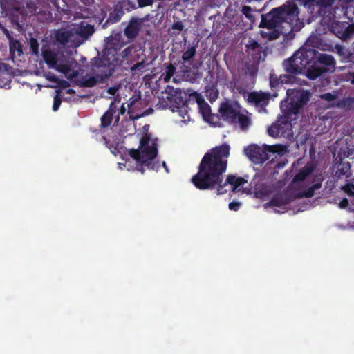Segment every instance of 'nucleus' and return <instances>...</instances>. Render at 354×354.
Here are the masks:
<instances>
[{
    "mask_svg": "<svg viewBox=\"0 0 354 354\" xmlns=\"http://www.w3.org/2000/svg\"><path fill=\"white\" fill-rule=\"evenodd\" d=\"M268 133L272 137H278L284 133L281 124L274 123L268 129Z\"/></svg>",
    "mask_w": 354,
    "mask_h": 354,
    "instance_id": "nucleus-31",
    "label": "nucleus"
},
{
    "mask_svg": "<svg viewBox=\"0 0 354 354\" xmlns=\"http://www.w3.org/2000/svg\"><path fill=\"white\" fill-rule=\"evenodd\" d=\"M125 111H126V108L124 106V104H123L120 108V114L123 115V114H124Z\"/></svg>",
    "mask_w": 354,
    "mask_h": 354,
    "instance_id": "nucleus-56",
    "label": "nucleus"
},
{
    "mask_svg": "<svg viewBox=\"0 0 354 354\" xmlns=\"http://www.w3.org/2000/svg\"><path fill=\"white\" fill-rule=\"evenodd\" d=\"M317 39V37L315 36H310L307 40H306V44L309 46H313L316 47L317 43L315 42L314 40Z\"/></svg>",
    "mask_w": 354,
    "mask_h": 354,
    "instance_id": "nucleus-50",
    "label": "nucleus"
},
{
    "mask_svg": "<svg viewBox=\"0 0 354 354\" xmlns=\"http://www.w3.org/2000/svg\"><path fill=\"white\" fill-rule=\"evenodd\" d=\"M85 5H91L93 3V0H80Z\"/></svg>",
    "mask_w": 354,
    "mask_h": 354,
    "instance_id": "nucleus-59",
    "label": "nucleus"
},
{
    "mask_svg": "<svg viewBox=\"0 0 354 354\" xmlns=\"http://www.w3.org/2000/svg\"><path fill=\"white\" fill-rule=\"evenodd\" d=\"M15 25H16V26L17 27V28H23V25L24 24H22V25L19 23H17V24H14Z\"/></svg>",
    "mask_w": 354,
    "mask_h": 354,
    "instance_id": "nucleus-63",
    "label": "nucleus"
},
{
    "mask_svg": "<svg viewBox=\"0 0 354 354\" xmlns=\"http://www.w3.org/2000/svg\"><path fill=\"white\" fill-rule=\"evenodd\" d=\"M296 1L299 2L301 4H303L304 6L308 5L309 3L314 2L315 0H295Z\"/></svg>",
    "mask_w": 354,
    "mask_h": 354,
    "instance_id": "nucleus-55",
    "label": "nucleus"
},
{
    "mask_svg": "<svg viewBox=\"0 0 354 354\" xmlns=\"http://www.w3.org/2000/svg\"><path fill=\"white\" fill-rule=\"evenodd\" d=\"M230 155V147L222 145L205 153L199 165L198 172L191 178L192 183L200 190H212L216 189L217 194L227 192V185L232 186V191L247 183L242 177L229 174L223 181V174L227 170V157Z\"/></svg>",
    "mask_w": 354,
    "mask_h": 354,
    "instance_id": "nucleus-1",
    "label": "nucleus"
},
{
    "mask_svg": "<svg viewBox=\"0 0 354 354\" xmlns=\"http://www.w3.org/2000/svg\"><path fill=\"white\" fill-rule=\"evenodd\" d=\"M314 194V189L313 187H310L307 191L297 193L294 196V198H301L303 197L310 198Z\"/></svg>",
    "mask_w": 354,
    "mask_h": 354,
    "instance_id": "nucleus-40",
    "label": "nucleus"
},
{
    "mask_svg": "<svg viewBox=\"0 0 354 354\" xmlns=\"http://www.w3.org/2000/svg\"><path fill=\"white\" fill-rule=\"evenodd\" d=\"M124 14V11L120 5L118 4L114 6L113 10L111 11L109 17L111 20L118 21L121 19Z\"/></svg>",
    "mask_w": 354,
    "mask_h": 354,
    "instance_id": "nucleus-34",
    "label": "nucleus"
},
{
    "mask_svg": "<svg viewBox=\"0 0 354 354\" xmlns=\"http://www.w3.org/2000/svg\"><path fill=\"white\" fill-rule=\"evenodd\" d=\"M95 32L94 26L90 24H80V26L75 32L77 36L82 39V41L88 39Z\"/></svg>",
    "mask_w": 354,
    "mask_h": 354,
    "instance_id": "nucleus-18",
    "label": "nucleus"
},
{
    "mask_svg": "<svg viewBox=\"0 0 354 354\" xmlns=\"http://www.w3.org/2000/svg\"><path fill=\"white\" fill-rule=\"evenodd\" d=\"M145 62L144 61H142L133 65L131 67V70L134 74L140 75V73H142L145 71Z\"/></svg>",
    "mask_w": 354,
    "mask_h": 354,
    "instance_id": "nucleus-36",
    "label": "nucleus"
},
{
    "mask_svg": "<svg viewBox=\"0 0 354 354\" xmlns=\"http://www.w3.org/2000/svg\"><path fill=\"white\" fill-rule=\"evenodd\" d=\"M45 62L50 68H54L62 73H67L71 71V66L66 63L59 62L55 53L51 51H46L43 53Z\"/></svg>",
    "mask_w": 354,
    "mask_h": 354,
    "instance_id": "nucleus-13",
    "label": "nucleus"
},
{
    "mask_svg": "<svg viewBox=\"0 0 354 354\" xmlns=\"http://www.w3.org/2000/svg\"><path fill=\"white\" fill-rule=\"evenodd\" d=\"M114 66L108 58L95 57L93 60L91 73L102 83L113 75Z\"/></svg>",
    "mask_w": 354,
    "mask_h": 354,
    "instance_id": "nucleus-7",
    "label": "nucleus"
},
{
    "mask_svg": "<svg viewBox=\"0 0 354 354\" xmlns=\"http://www.w3.org/2000/svg\"><path fill=\"white\" fill-rule=\"evenodd\" d=\"M236 123L239 124V127L242 130H245L250 125V119L245 115L239 113Z\"/></svg>",
    "mask_w": 354,
    "mask_h": 354,
    "instance_id": "nucleus-33",
    "label": "nucleus"
},
{
    "mask_svg": "<svg viewBox=\"0 0 354 354\" xmlns=\"http://www.w3.org/2000/svg\"><path fill=\"white\" fill-rule=\"evenodd\" d=\"M196 47L197 45H191L189 44L187 49L183 52L182 55V59L183 61V64H188L189 66L187 68H189V66L192 65L193 59L196 54Z\"/></svg>",
    "mask_w": 354,
    "mask_h": 354,
    "instance_id": "nucleus-20",
    "label": "nucleus"
},
{
    "mask_svg": "<svg viewBox=\"0 0 354 354\" xmlns=\"http://www.w3.org/2000/svg\"><path fill=\"white\" fill-rule=\"evenodd\" d=\"M335 169V176L337 178H342L344 176H349L351 165L348 162H340L336 165Z\"/></svg>",
    "mask_w": 354,
    "mask_h": 354,
    "instance_id": "nucleus-21",
    "label": "nucleus"
},
{
    "mask_svg": "<svg viewBox=\"0 0 354 354\" xmlns=\"http://www.w3.org/2000/svg\"><path fill=\"white\" fill-rule=\"evenodd\" d=\"M241 106L237 102L225 101L220 104L219 120L227 122L230 124L236 123L237 116L240 112Z\"/></svg>",
    "mask_w": 354,
    "mask_h": 354,
    "instance_id": "nucleus-8",
    "label": "nucleus"
},
{
    "mask_svg": "<svg viewBox=\"0 0 354 354\" xmlns=\"http://www.w3.org/2000/svg\"><path fill=\"white\" fill-rule=\"evenodd\" d=\"M335 49L337 53L341 57L342 62L354 64V57L350 49L339 44L335 46Z\"/></svg>",
    "mask_w": 354,
    "mask_h": 354,
    "instance_id": "nucleus-19",
    "label": "nucleus"
},
{
    "mask_svg": "<svg viewBox=\"0 0 354 354\" xmlns=\"http://www.w3.org/2000/svg\"><path fill=\"white\" fill-rule=\"evenodd\" d=\"M345 191L348 194V195L354 196V185H348L346 187Z\"/></svg>",
    "mask_w": 354,
    "mask_h": 354,
    "instance_id": "nucleus-51",
    "label": "nucleus"
},
{
    "mask_svg": "<svg viewBox=\"0 0 354 354\" xmlns=\"http://www.w3.org/2000/svg\"><path fill=\"white\" fill-rule=\"evenodd\" d=\"M115 112V107L113 106V102H111L109 109L101 117V126L103 128L108 127L111 125Z\"/></svg>",
    "mask_w": 354,
    "mask_h": 354,
    "instance_id": "nucleus-22",
    "label": "nucleus"
},
{
    "mask_svg": "<svg viewBox=\"0 0 354 354\" xmlns=\"http://www.w3.org/2000/svg\"><path fill=\"white\" fill-rule=\"evenodd\" d=\"M85 5H91L93 3V0H80Z\"/></svg>",
    "mask_w": 354,
    "mask_h": 354,
    "instance_id": "nucleus-57",
    "label": "nucleus"
},
{
    "mask_svg": "<svg viewBox=\"0 0 354 354\" xmlns=\"http://www.w3.org/2000/svg\"><path fill=\"white\" fill-rule=\"evenodd\" d=\"M187 107V106L186 105V104H185V103H184V104H183V106H182V107L180 108V109L179 110V111H180V112H183V109L185 111H186V112H187V111H186Z\"/></svg>",
    "mask_w": 354,
    "mask_h": 354,
    "instance_id": "nucleus-61",
    "label": "nucleus"
},
{
    "mask_svg": "<svg viewBox=\"0 0 354 354\" xmlns=\"http://www.w3.org/2000/svg\"><path fill=\"white\" fill-rule=\"evenodd\" d=\"M142 24H128L124 29V35L127 37V41H124L121 32L112 33L105 39V50L109 54L113 55L117 54L118 50L127 44L135 39L140 30V25Z\"/></svg>",
    "mask_w": 354,
    "mask_h": 354,
    "instance_id": "nucleus-5",
    "label": "nucleus"
},
{
    "mask_svg": "<svg viewBox=\"0 0 354 354\" xmlns=\"http://www.w3.org/2000/svg\"><path fill=\"white\" fill-rule=\"evenodd\" d=\"M100 83L102 82L99 80L98 77L95 75H93L92 76L88 77H87L86 76L82 77L79 82V86L81 87L91 88Z\"/></svg>",
    "mask_w": 354,
    "mask_h": 354,
    "instance_id": "nucleus-25",
    "label": "nucleus"
},
{
    "mask_svg": "<svg viewBox=\"0 0 354 354\" xmlns=\"http://www.w3.org/2000/svg\"><path fill=\"white\" fill-rule=\"evenodd\" d=\"M153 0H138V3L139 7H144L147 6H150L153 3Z\"/></svg>",
    "mask_w": 354,
    "mask_h": 354,
    "instance_id": "nucleus-49",
    "label": "nucleus"
},
{
    "mask_svg": "<svg viewBox=\"0 0 354 354\" xmlns=\"http://www.w3.org/2000/svg\"><path fill=\"white\" fill-rule=\"evenodd\" d=\"M279 82H281V86H282L283 84H288L294 82L295 76H293L291 74H284L281 75L279 77Z\"/></svg>",
    "mask_w": 354,
    "mask_h": 354,
    "instance_id": "nucleus-39",
    "label": "nucleus"
},
{
    "mask_svg": "<svg viewBox=\"0 0 354 354\" xmlns=\"http://www.w3.org/2000/svg\"><path fill=\"white\" fill-rule=\"evenodd\" d=\"M61 86L62 87H67L68 86V82L65 80H62L61 82Z\"/></svg>",
    "mask_w": 354,
    "mask_h": 354,
    "instance_id": "nucleus-60",
    "label": "nucleus"
},
{
    "mask_svg": "<svg viewBox=\"0 0 354 354\" xmlns=\"http://www.w3.org/2000/svg\"><path fill=\"white\" fill-rule=\"evenodd\" d=\"M279 77L276 75H270V84L272 88H276L281 85V82H279Z\"/></svg>",
    "mask_w": 354,
    "mask_h": 354,
    "instance_id": "nucleus-44",
    "label": "nucleus"
},
{
    "mask_svg": "<svg viewBox=\"0 0 354 354\" xmlns=\"http://www.w3.org/2000/svg\"><path fill=\"white\" fill-rule=\"evenodd\" d=\"M245 153L256 164L263 163L270 158L269 154L266 153L263 147L261 148L257 145L248 146L245 149Z\"/></svg>",
    "mask_w": 354,
    "mask_h": 354,
    "instance_id": "nucleus-11",
    "label": "nucleus"
},
{
    "mask_svg": "<svg viewBox=\"0 0 354 354\" xmlns=\"http://www.w3.org/2000/svg\"><path fill=\"white\" fill-rule=\"evenodd\" d=\"M287 98L281 101L280 108L283 120L281 124L288 125L291 121L298 118L301 110L309 102L311 93L301 88L288 89Z\"/></svg>",
    "mask_w": 354,
    "mask_h": 354,
    "instance_id": "nucleus-3",
    "label": "nucleus"
},
{
    "mask_svg": "<svg viewBox=\"0 0 354 354\" xmlns=\"http://www.w3.org/2000/svg\"><path fill=\"white\" fill-rule=\"evenodd\" d=\"M314 170L312 166H305L293 178L292 182L304 181Z\"/></svg>",
    "mask_w": 354,
    "mask_h": 354,
    "instance_id": "nucleus-24",
    "label": "nucleus"
},
{
    "mask_svg": "<svg viewBox=\"0 0 354 354\" xmlns=\"http://www.w3.org/2000/svg\"><path fill=\"white\" fill-rule=\"evenodd\" d=\"M242 13L245 16V17L250 21H254L257 16H261V22H263V16L261 15L259 12L253 10L250 6H244L242 8Z\"/></svg>",
    "mask_w": 354,
    "mask_h": 354,
    "instance_id": "nucleus-26",
    "label": "nucleus"
},
{
    "mask_svg": "<svg viewBox=\"0 0 354 354\" xmlns=\"http://www.w3.org/2000/svg\"><path fill=\"white\" fill-rule=\"evenodd\" d=\"M151 135L146 133L140 141V149H131L129 156L136 161V169L142 174L145 173V167L148 169L158 171L160 168L159 162L156 160L158 155V147L155 140L151 146L149 143Z\"/></svg>",
    "mask_w": 354,
    "mask_h": 354,
    "instance_id": "nucleus-2",
    "label": "nucleus"
},
{
    "mask_svg": "<svg viewBox=\"0 0 354 354\" xmlns=\"http://www.w3.org/2000/svg\"><path fill=\"white\" fill-rule=\"evenodd\" d=\"M71 36V31L57 30L55 34L56 40L62 44H68Z\"/></svg>",
    "mask_w": 354,
    "mask_h": 354,
    "instance_id": "nucleus-28",
    "label": "nucleus"
},
{
    "mask_svg": "<svg viewBox=\"0 0 354 354\" xmlns=\"http://www.w3.org/2000/svg\"><path fill=\"white\" fill-rule=\"evenodd\" d=\"M324 26L325 30L328 28L337 37L343 41L351 38L354 35V24H347V27L344 26L345 24H319Z\"/></svg>",
    "mask_w": 354,
    "mask_h": 354,
    "instance_id": "nucleus-10",
    "label": "nucleus"
},
{
    "mask_svg": "<svg viewBox=\"0 0 354 354\" xmlns=\"http://www.w3.org/2000/svg\"><path fill=\"white\" fill-rule=\"evenodd\" d=\"M305 71L306 76L311 80H315L317 77H320L322 74L329 72V69L320 66L315 61V56L313 59H312L311 63L309 65Z\"/></svg>",
    "mask_w": 354,
    "mask_h": 354,
    "instance_id": "nucleus-16",
    "label": "nucleus"
},
{
    "mask_svg": "<svg viewBox=\"0 0 354 354\" xmlns=\"http://www.w3.org/2000/svg\"><path fill=\"white\" fill-rule=\"evenodd\" d=\"M335 0H319L318 4L321 7H328L330 6Z\"/></svg>",
    "mask_w": 354,
    "mask_h": 354,
    "instance_id": "nucleus-47",
    "label": "nucleus"
},
{
    "mask_svg": "<svg viewBox=\"0 0 354 354\" xmlns=\"http://www.w3.org/2000/svg\"><path fill=\"white\" fill-rule=\"evenodd\" d=\"M321 98L328 102H332L335 100L336 96L330 93H326L321 95Z\"/></svg>",
    "mask_w": 354,
    "mask_h": 354,
    "instance_id": "nucleus-45",
    "label": "nucleus"
},
{
    "mask_svg": "<svg viewBox=\"0 0 354 354\" xmlns=\"http://www.w3.org/2000/svg\"><path fill=\"white\" fill-rule=\"evenodd\" d=\"M344 16L351 22H353L354 21V7H353V6L347 7L344 11Z\"/></svg>",
    "mask_w": 354,
    "mask_h": 354,
    "instance_id": "nucleus-43",
    "label": "nucleus"
},
{
    "mask_svg": "<svg viewBox=\"0 0 354 354\" xmlns=\"http://www.w3.org/2000/svg\"><path fill=\"white\" fill-rule=\"evenodd\" d=\"M283 24H259V28H266L262 30L261 34L263 37L267 38L269 41L278 39L281 35L284 36V32L281 26Z\"/></svg>",
    "mask_w": 354,
    "mask_h": 354,
    "instance_id": "nucleus-12",
    "label": "nucleus"
},
{
    "mask_svg": "<svg viewBox=\"0 0 354 354\" xmlns=\"http://www.w3.org/2000/svg\"><path fill=\"white\" fill-rule=\"evenodd\" d=\"M263 147L264 149V150L266 151V153L268 154V153H277V154H279V155H281L284 153L285 151V146H283V145H266L264 144L263 145Z\"/></svg>",
    "mask_w": 354,
    "mask_h": 354,
    "instance_id": "nucleus-29",
    "label": "nucleus"
},
{
    "mask_svg": "<svg viewBox=\"0 0 354 354\" xmlns=\"http://www.w3.org/2000/svg\"><path fill=\"white\" fill-rule=\"evenodd\" d=\"M171 28L173 29H176L179 31H181L184 28V26L183 24H172Z\"/></svg>",
    "mask_w": 354,
    "mask_h": 354,
    "instance_id": "nucleus-53",
    "label": "nucleus"
},
{
    "mask_svg": "<svg viewBox=\"0 0 354 354\" xmlns=\"http://www.w3.org/2000/svg\"><path fill=\"white\" fill-rule=\"evenodd\" d=\"M57 94L53 98V110L54 111H57L62 103V99L60 97V91L57 90L56 91Z\"/></svg>",
    "mask_w": 354,
    "mask_h": 354,
    "instance_id": "nucleus-41",
    "label": "nucleus"
},
{
    "mask_svg": "<svg viewBox=\"0 0 354 354\" xmlns=\"http://www.w3.org/2000/svg\"><path fill=\"white\" fill-rule=\"evenodd\" d=\"M315 55V50L301 48L283 62V67L287 73L293 76L301 74Z\"/></svg>",
    "mask_w": 354,
    "mask_h": 354,
    "instance_id": "nucleus-4",
    "label": "nucleus"
},
{
    "mask_svg": "<svg viewBox=\"0 0 354 354\" xmlns=\"http://www.w3.org/2000/svg\"><path fill=\"white\" fill-rule=\"evenodd\" d=\"M270 97V95L269 93L254 91L248 93L247 100L248 103L259 108V111H266V106L269 102Z\"/></svg>",
    "mask_w": 354,
    "mask_h": 354,
    "instance_id": "nucleus-14",
    "label": "nucleus"
},
{
    "mask_svg": "<svg viewBox=\"0 0 354 354\" xmlns=\"http://www.w3.org/2000/svg\"><path fill=\"white\" fill-rule=\"evenodd\" d=\"M66 93L74 94L75 93V91L73 89H72V88H69V89L67 90Z\"/></svg>",
    "mask_w": 354,
    "mask_h": 354,
    "instance_id": "nucleus-62",
    "label": "nucleus"
},
{
    "mask_svg": "<svg viewBox=\"0 0 354 354\" xmlns=\"http://www.w3.org/2000/svg\"><path fill=\"white\" fill-rule=\"evenodd\" d=\"M290 30L284 32V41L288 42L293 39L295 37V32L299 31L305 24H288Z\"/></svg>",
    "mask_w": 354,
    "mask_h": 354,
    "instance_id": "nucleus-23",
    "label": "nucleus"
},
{
    "mask_svg": "<svg viewBox=\"0 0 354 354\" xmlns=\"http://www.w3.org/2000/svg\"><path fill=\"white\" fill-rule=\"evenodd\" d=\"M194 95L196 98L199 111L203 115V119L206 122L213 124L214 127L219 126V115L212 114L210 106L205 101L200 94L194 93Z\"/></svg>",
    "mask_w": 354,
    "mask_h": 354,
    "instance_id": "nucleus-9",
    "label": "nucleus"
},
{
    "mask_svg": "<svg viewBox=\"0 0 354 354\" xmlns=\"http://www.w3.org/2000/svg\"><path fill=\"white\" fill-rule=\"evenodd\" d=\"M46 77L47 80H48L50 82L58 83L59 82V80L57 78V77L53 74L49 72L46 75Z\"/></svg>",
    "mask_w": 354,
    "mask_h": 354,
    "instance_id": "nucleus-46",
    "label": "nucleus"
},
{
    "mask_svg": "<svg viewBox=\"0 0 354 354\" xmlns=\"http://www.w3.org/2000/svg\"><path fill=\"white\" fill-rule=\"evenodd\" d=\"M117 91H118V88H116L115 86H112V87H109L107 89V93L111 95H114L116 93Z\"/></svg>",
    "mask_w": 354,
    "mask_h": 354,
    "instance_id": "nucleus-54",
    "label": "nucleus"
},
{
    "mask_svg": "<svg viewBox=\"0 0 354 354\" xmlns=\"http://www.w3.org/2000/svg\"><path fill=\"white\" fill-rule=\"evenodd\" d=\"M316 62L329 69V71H334L335 68V60L333 56L326 53H319L315 50Z\"/></svg>",
    "mask_w": 354,
    "mask_h": 354,
    "instance_id": "nucleus-17",
    "label": "nucleus"
},
{
    "mask_svg": "<svg viewBox=\"0 0 354 354\" xmlns=\"http://www.w3.org/2000/svg\"><path fill=\"white\" fill-rule=\"evenodd\" d=\"M246 51L248 54L253 56L256 53L261 51V47L260 44L255 40L250 38L248 43L245 45Z\"/></svg>",
    "mask_w": 354,
    "mask_h": 354,
    "instance_id": "nucleus-30",
    "label": "nucleus"
},
{
    "mask_svg": "<svg viewBox=\"0 0 354 354\" xmlns=\"http://www.w3.org/2000/svg\"><path fill=\"white\" fill-rule=\"evenodd\" d=\"M39 43L37 40L33 37L30 39V53L33 55H37L39 54Z\"/></svg>",
    "mask_w": 354,
    "mask_h": 354,
    "instance_id": "nucleus-38",
    "label": "nucleus"
},
{
    "mask_svg": "<svg viewBox=\"0 0 354 354\" xmlns=\"http://www.w3.org/2000/svg\"><path fill=\"white\" fill-rule=\"evenodd\" d=\"M85 5H91L93 3V0H80Z\"/></svg>",
    "mask_w": 354,
    "mask_h": 354,
    "instance_id": "nucleus-58",
    "label": "nucleus"
},
{
    "mask_svg": "<svg viewBox=\"0 0 354 354\" xmlns=\"http://www.w3.org/2000/svg\"><path fill=\"white\" fill-rule=\"evenodd\" d=\"M294 196L289 192H283L273 196L266 205L271 207H281L289 204L294 200Z\"/></svg>",
    "mask_w": 354,
    "mask_h": 354,
    "instance_id": "nucleus-15",
    "label": "nucleus"
},
{
    "mask_svg": "<svg viewBox=\"0 0 354 354\" xmlns=\"http://www.w3.org/2000/svg\"><path fill=\"white\" fill-rule=\"evenodd\" d=\"M175 71H176L175 66L173 65L172 64H169L166 67L165 71V75L164 77V80L165 82H169L170 80L171 77L174 74Z\"/></svg>",
    "mask_w": 354,
    "mask_h": 354,
    "instance_id": "nucleus-37",
    "label": "nucleus"
},
{
    "mask_svg": "<svg viewBox=\"0 0 354 354\" xmlns=\"http://www.w3.org/2000/svg\"><path fill=\"white\" fill-rule=\"evenodd\" d=\"M241 206V203L236 201H232L229 203V209L233 211H237Z\"/></svg>",
    "mask_w": 354,
    "mask_h": 354,
    "instance_id": "nucleus-48",
    "label": "nucleus"
},
{
    "mask_svg": "<svg viewBox=\"0 0 354 354\" xmlns=\"http://www.w3.org/2000/svg\"><path fill=\"white\" fill-rule=\"evenodd\" d=\"M135 50V46L133 45H130L126 48H124L121 52V57L123 59L128 58L129 56L131 55L133 51Z\"/></svg>",
    "mask_w": 354,
    "mask_h": 354,
    "instance_id": "nucleus-42",
    "label": "nucleus"
},
{
    "mask_svg": "<svg viewBox=\"0 0 354 354\" xmlns=\"http://www.w3.org/2000/svg\"><path fill=\"white\" fill-rule=\"evenodd\" d=\"M268 15L271 17L270 22H292L300 20L297 6L290 1L281 7L273 8Z\"/></svg>",
    "mask_w": 354,
    "mask_h": 354,
    "instance_id": "nucleus-6",
    "label": "nucleus"
},
{
    "mask_svg": "<svg viewBox=\"0 0 354 354\" xmlns=\"http://www.w3.org/2000/svg\"><path fill=\"white\" fill-rule=\"evenodd\" d=\"M205 93L210 102L216 100L218 96V91L213 86L207 87L205 88Z\"/></svg>",
    "mask_w": 354,
    "mask_h": 354,
    "instance_id": "nucleus-35",
    "label": "nucleus"
},
{
    "mask_svg": "<svg viewBox=\"0 0 354 354\" xmlns=\"http://www.w3.org/2000/svg\"><path fill=\"white\" fill-rule=\"evenodd\" d=\"M149 127V126L148 124H145L143 127V129H144L145 131H148Z\"/></svg>",
    "mask_w": 354,
    "mask_h": 354,
    "instance_id": "nucleus-64",
    "label": "nucleus"
},
{
    "mask_svg": "<svg viewBox=\"0 0 354 354\" xmlns=\"http://www.w3.org/2000/svg\"><path fill=\"white\" fill-rule=\"evenodd\" d=\"M349 203L347 198H343L339 203L341 208H346L348 205Z\"/></svg>",
    "mask_w": 354,
    "mask_h": 354,
    "instance_id": "nucleus-52",
    "label": "nucleus"
},
{
    "mask_svg": "<svg viewBox=\"0 0 354 354\" xmlns=\"http://www.w3.org/2000/svg\"><path fill=\"white\" fill-rule=\"evenodd\" d=\"M254 192L256 197L263 199L270 194V187L266 185H255L254 187Z\"/></svg>",
    "mask_w": 354,
    "mask_h": 354,
    "instance_id": "nucleus-27",
    "label": "nucleus"
},
{
    "mask_svg": "<svg viewBox=\"0 0 354 354\" xmlns=\"http://www.w3.org/2000/svg\"><path fill=\"white\" fill-rule=\"evenodd\" d=\"M10 53L12 59L15 56V53H17L18 56L23 54L22 46L19 41L15 40L10 44Z\"/></svg>",
    "mask_w": 354,
    "mask_h": 354,
    "instance_id": "nucleus-32",
    "label": "nucleus"
}]
</instances>
